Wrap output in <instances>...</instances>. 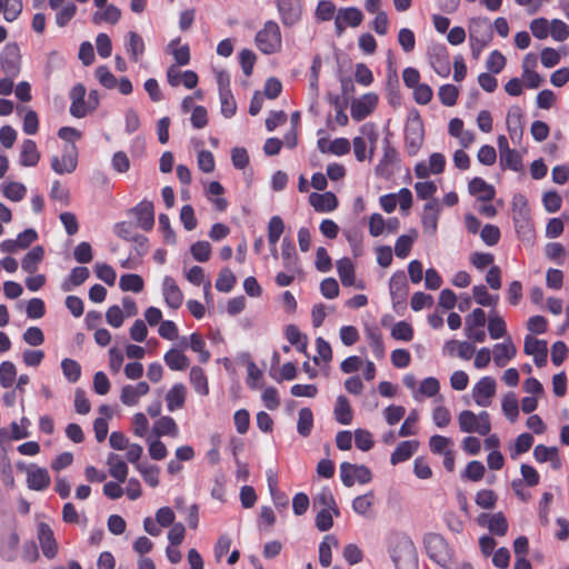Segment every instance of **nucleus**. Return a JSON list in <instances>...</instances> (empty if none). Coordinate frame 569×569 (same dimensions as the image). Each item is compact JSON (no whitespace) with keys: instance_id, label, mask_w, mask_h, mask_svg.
Wrapping results in <instances>:
<instances>
[{"instance_id":"nucleus-1","label":"nucleus","mask_w":569,"mask_h":569,"mask_svg":"<svg viewBox=\"0 0 569 569\" xmlns=\"http://www.w3.org/2000/svg\"><path fill=\"white\" fill-rule=\"evenodd\" d=\"M390 555L396 569H418L417 550L409 537H395L390 546Z\"/></svg>"},{"instance_id":"nucleus-2","label":"nucleus","mask_w":569,"mask_h":569,"mask_svg":"<svg viewBox=\"0 0 569 569\" xmlns=\"http://www.w3.org/2000/svg\"><path fill=\"white\" fill-rule=\"evenodd\" d=\"M257 48L264 54L279 52L282 47V37L279 26L274 21H267L256 34Z\"/></svg>"},{"instance_id":"nucleus-3","label":"nucleus","mask_w":569,"mask_h":569,"mask_svg":"<svg viewBox=\"0 0 569 569\" xmlns=\"http://www.w3.org/2000/svg\"><path fill=\"white\" fill-rule=\"evenodd\" d=\"M459 428L465 433L487 436L491 431L490 415L481 411L476 415L471 410H462L458 416Z\"/></svg>"},{"instance_id":"nucleus-4","label":"nucleus","mask_w":569,"mask_h":569,"mask_svg":"<svg viewBox=\"0 0 569 569\" xmlns=\"http://www.w3.org/2000/svg\"><path fill=\"white\" fill-rule=\"evenodd\" d=\"M425 547L430 559L442 567L450 565V550L446 540L437 533H428L425 537Z\"/></svg>"},{"instance_id":"nucleus-5","label":"nucleus","mask_w":569,"mask_h":569,"mask_svg":"<svg viewBox=\"0 0 569 569\" xmlns=\"http://www.w3.org/2000/svg\"><path fill=\"white\" fill-rule=\"evenodd\" d=\"M425 139L423 124L419 117L408 121L406 126V149L410 156L417 154Z\"/></svg>"},{"instance_id":"nucleus-6","label":"nucleus","mask_w":569,"mask_h":569,"mask_svg":"<svg viewBox=\"0 0 569 569\" xmlns=\"http://www.w3.org/2000/svg\"><path fill=\"white\" fill-rule=\"evenodd\" d=\"M78 164V151L74 144H66L61 158H51V168L58 174L72 173Z\"/></svg>"},{"instance_id":"nucleus-7","label":"nucleus","mask_w":569,"mask_h":569,"mask_svg":"<svg viewBox=\"0 0 569 569\" xmlns=\"http://www.w3.org/2000/svg\"><path fill=\"white\" fill-rule=\"evenodd\" d=\"M340 477L346 487H352L356 481L368 483L371 480V472L363 465L342 462L340 465Z\"/></svg>"},{"instance_id":"nucleus-8","label":"nucleus","mask_w":569,"mask_h":569,"mask_svg":"<svg viewBox=\"0 0 569 569\" xmlns=\"http://www.w3.org/2000/svg\"><path fill=\"white\" fill-rule=\"evenodd\" d=\"M496 380L491 377L481 378L472 389V398L479 407H489L496 395Z\"/></svg>"},{"instance_id":"nucleus-9","label":"nucleus","mask_w":569,"mask_h":569,"mask_svg":"<svg viewBox=\"0 0 569 569\" xmlns=\"http://www.w3.org/2000/svg\"><path fill=\"white\" fill-rule=\"evenodd\" d=\"M378 96L376 93H366L359 99H356L351 103V117L361 121L367 118L377 107Z\"/></svg>"},{"instance_id":"nucleus-10","label":"nucleus","mask_w":569,"mask_h":569,"mask_svg":"<svg viewBox=\"0 0 569 569\" xmlns=\"http://www.w3.org/2000/svg\"><path fill=\"white\" fill-rule=\"evenodd\" d=\"M3 70L11 77L18 76L21 64L20 49L16 43H8L1 54Z\"/></svg>"},{"instance_id":"nucleus-11","label":"nucleus","mask_w":569,"mask_h":569,"mask_svg":"<svg viewBox=\"0 0 569 569\" xmlns=\"http://www.w3.org/2000/svg\"><path fill=\"white\" fill-rule=\"evenodd\" d=\"M362 13L357 8H347L340 10L335 19V26L338 34H341L347 26L358 27L362 21Z\"/></svg>"},{"instance_id":"nucleus-12","label":"nucleus","mask_w":569,"mask_h":569,"mask_svg":"<svg viewBox=\"0 0 569 569\" xmlns=\"http://www.w3.org/2000/svg\"><path fill=\"white\" fill-rule=\"evenodd\" d=\"M517 348L510 337H507L503 342L497 343L492 349L493 362L497 367H505L508 361L515 358Z\"/></svg>"},{"instance_id":"nucleus-13","label":"nucleus","mask_w":569,"mask_h":569,"mask_svg":"<svg viewBox=\"0 0 569 569\" xmlns=\"http://www.w3.org/2000/svg\"><path fill=\"white\" fill-rule=\"evenodd\" d=\"M278 9L284 26H293L301 18V6L299 0H279Z\"/></svg>"},{"instance_id":"nucleus-14","label":"nucleus","mask_w":569,"mask_h":569,"mask_svg":"<svg viewBox=\"0 0 569 569\" xmlns=\"http://www.w3.org/2000/svg\"><path fill=\"white\" fill-rule=\"evenodd\" d=\"M440 210L441 208L437 199H431L423 207L422 226L429 234H435L437 231Z\"/></svg>"},{"instance_id":"nucleus-15","label":"nucleus","mask_w":569,"mask_h":569,"mask_svg":"<svg viewBox=\"0 0 569 569\" xmlns=\"http://www.w3.org/2000/svg\"><path fill=\"white\" fill-rule=\"evenodd\" d=\"M149 385L144 381H140L136 386L127 385L121 389L120 400L126 406H134L142 396L149 392Z\"/></svg>"},{"instance_id":"nucleus-16","label":"nucleus","mask_w":569,"mask_h":569,"mask_svg":"<svg viewBox=\"0 0 569 569\" xmlns=\"http://www.w3.org/2000/svg\"><path fill=\"white\" fill-rule=\"evenodd\" d=\"M133 213L137 218L138 226L148 231L153 228L154 224V209L153 203L150 201H142L136 208Z\"/></svg>"},{"instance_id":"nucleus-17","label":"nucleus","mask_w":569,"mask_h":569,"mask_svg":"<svg viewBox=\"0 0 569 569\" xmlns=\"http://www.w3.org/2000/svg\"><path fill=\"white\" fill-rule=\"evenodd\" d=\"M309 202L318 212H330L338 207V199L332 192L317 193L309 196Z\"/></svg>"},{"instance_id":"nucleus-18","label":"nucleus","mask_w":569,"mask_h":569,"mask_svg":"<svg viewBox=\"0 0 569 569\" xmlns=\"http://www.w3.org/2000/svg\"><path fill=\"white\" fill-rule=\"evenodd\" d=\"M38 538L43 555L47 558H53L57 555V542L53 538V532L47 523H40L38 527Z\"/></svg>"},{"instance_id":"nucleus-19","label":"nucleus","mask_w":569,"mask_h":569,"mask_svg":"<svg viewBox=\"0 0 569 569\" xmlns=\"http://www.w3.org/2000/svg\"><path fill=\"white\" fill-rule=\"evenodd\" d=\"M86 88L82 84H77L70 92L71 107L70 113L77 118H83L88 113V102L84 101Z\"/></svg>"},{"instance_id":"nucleus-20","label":"nucleus","mask_w":569,"mask_h":569,"mask_svg":"<svg viewBox=\"0 0 569 569\" xmlns=\"http://www.w3.org/2000/svg\"><path fill=\"white\" fill-rule=\"evenodd\" d=\"M27 482L30 489L43 490L50 485V476L47 469L31 466L27 470Z\"/></svg>"},{"instance_id":"nucleus-21","label":"nucleus","mask_w":569,"mask_h":569,"mask_svg":"<svg viewBox=\"0 0 569 569\" xmlns=\"http://www.w3.org/2000/svg\"><path fill=\"white\" fill-rule=\"evenodd\" d=\"M281 257L283 260V268L291 273H300L301 269L298 263V256L293 243L284 238L281 243Z\"/></svg>"},{"instance_id":"nucleus-22","label":"nucleus","mask_w":569,"mask_h":569,"mask_svg":"<svg viewBox=\"0 0 569 569\" xmlns=\"http://www.w3.org/2000/svg\"><path fill=\"white\" fill-rule=\"evenodd\" d=\"M163 297L166 303L172 309H178L182 305L183 293L170 277L163 280Z\"/></svg>"},{"instance_id":"nucleus-23","label":"nucleus","mask_w":569,"mask_h":569,"mask_svg":"<svg viewBox=\"0 0 569 569\" xmlns=\"http://www.w3.org/2000/svg\"><path fill=\"white\" fill-rule=\"evenodd\" d=\"M533 457L540 463L549 461L552 469L555 470H558L561 467V460L558 455V448L556 447L538 445L533 449Z\"/></svg>"},{"instance_id":"nucleus-24","label":"nucleus","mask_w":569,"mask_h":569,"mask_svg":"<svg viewBox=\"0 0 569 569\" xmlns=\"http://www.w3.org/2000/svg\"><path fill=\"white\" fill-rule=\"evenodd\" d=\"M107 466L109 467V473L119 483L126 481L128 477V466L126 461L116 453H110L107 458Z\"/></svg>"},{"instance_id":"nucleus-25","label":"nucleus","mask_w":569,"mask_h":569,"mask_svg":"<svg viewBox=\"0 0 569 569\" xmlns=\"http://www.w3.org/2000/svg\"><path fill=\"white\" fill-rule=\"evenodd\" d=\"M152 432L157 438H161L164 436H170L172 438L178 437L179 428L173 420V418L169 416L160 417L154 423L152 428Z\"/></svg>"},{"instance_id":"nucleus-26","label":"nucleus","mask_w":569,"mask_h":569,"mask_svg":"<svg viewBox=\"0 0 569 569\" xmlns=\"http://www.w3.org/2000/svg\"><path fill=\"white\" fill-rule=\"evenodd\" d=\"M419 447V442L417 440H408L400 442L395 451L391 453L390 462L396 466L399 462L408 460Z\"/></svg>"},{"instance_id":"nucleus-27","label":"nucleus","mask_w":569,"mask_h":569,"mask_svg":"<svg viewBox=\"0 0 569 569\" xmlns=\"http://www.w3.org/2000/svg\"><path fill=\"white\" fill-rule=\"evenodd\" d=\"M187 389L182 383H176L166 395L169 411L181 409L184 406Z\"/></svg>"},{"instance_id":"nucleus-28","label":"nucleus","mask_w":569,"mask_h":569,"mask_svg":"<svg viewBox=\"0 0 569 569\" xmlns=\"http://www.w3.org/2000/svg\"><path fill=\"white\" fill-rule=\"evenodd\" d=\"M470 40H486L491 41L492 31L486 19H472L469 26Z\"/></svg>"},{"instance_id":"nucleus-29","label":"nucleus","mask_w":569,"mask_h":569,"mask_svg":"<svg viewBox=\"0 0 569 569\" xmlns=\"http://www.w3.org/2000/svg\"><path fill=\"white\" fill-rule=\"evenodd\" d=\"M469 192L477 196L480 201H490L495 197V189L481 178H473L468 186Z\"/></svg>"},{"instance_id":"nucleus-30","label":"nucleus","mask_w":569,"mask_h":569,"mask_svg":"<svg viewBox=\"0 0 569 569\" xmlns=\"http://www.w3.org/2000/svg\"><path fill=\"white\" fill-rule=\"evenodd\" d=\"M128 41L126 42L127 52L130 54L132 61L138 62L144 53V41L136 31H129Z\"/></svg>"},{"instance_id":"nucleus-31","label":"nucleus","mask_w":569,"mask_h":569,"mask_svg":"<svg viewBox=\"0 0 569 569\" xmlns=\"http://www.w3.org/2000/svg\"><path fill=\"white\" fill-rule=\"evenodd\" d=\"M180 347L182 349L190 347V349L197 353H199V360L202 363H206L210 359V352L206 349L204 340L197 333H192L189 339V343L187 342V338H182L180 342Z\"/></svg>"},{"instance_id":"nucleus-32","label":"nucleus","mask_w":569,"mask_h":569,"mask_svg":"<svg viewBox=\"0 0 569 569\" xmlns=\"http://www.w3.org/2000/svg\"><path fill=\"white\" fill-rule=\"evenodd\" d=\"M164 362L171 370H186L190 366L189 358L181 349H170L163 357Z\"/></svg>"},{"instance_id":"nucleus-33","label":"nucleus","mask_w":569,"mask_h":569,"mask_svg":"<svg viewBox=\"0 0 569 569\" xmlns=\"http://www.w3.org/2000/svg\"><path fill=\"white\" fill-rule=\"evenodd\" d=\"M398 162V153L396 149L387 142L385 147L383 158L376 168L377 174L389 177L392 172L391 167Z\"/></svg>"},{"instance_id":"nucleus-34","label":"nucleus","mask_w":569,"mask_h":569,"mask_svg":"<svg viewBox=\"0 0 569 569\" xmlns=\"http://www.w3.org/2000/svg\"><path fill=\"white\" fill-rule=\"evenodd\" d=\"M40 160V153L33 140H24L21 146L20 163L24 167H34Z\"/></svg>"},{"instance_id":"nucleus-35","label":"nucleus","mask_w":569,"mask_h":569,"mask_svg":"<svg viewBox=\"0 0 569 569\" xmlns=\"http://www.w3.org/2000/svg\"><path fill=\"white\" fill-rule=\"evenodd\" d=\"M445 350L449 356H453L457 352L461 359L469 360L475 352V347L467 341L449 340L445 345Z\"/></svg>"},{"instance_id":"nucleus-36","label":"nucleus","mask_w":569,"mask_h":569,"mask_svg":"<svg viewBox=\"0 0 569 569\" xmlns=\"http://www.w3.org/2000/svg\"><path fill=\"white\" fill-rule=\"evenodd\" d=\"M44 257V250L40 246L33 247L22 259V269L29 273L36 272L38 264Z\"/></svg>"},{"instance_id":"nucleus-37","label":"nucleus","mask_w":569,"mask_h":569,"mask_svg":"<svg viewBox=\"0 0 569 569\" xmlns=\"http://www.w3.org/2000/svg\"><path fill=\"white\" fill-rule=\"evenodd\" d=\"M375 503V496L372 492H368L366 495L356 497L352 501V509L363 516V517H371L372 516V507Z\"/></svg>"},{"instance_id":"nucleus-38","label":"nucleus","mask_w":569,"mask_h":569,"mask_svg":"<svg viewBox=\"0 0 569 569\" xmlns=\"http://www.w3.org/2000/svg\"><path fill=\"white\" fill-rule=\"evenodd\" d=\"M336 420L341 425H349L352 421V410L348 399L345 396L337 398L335 407Z\"/></svg>"},{"instance_id":"nucleus-39","label":"nucleus","mask_w":569,"mask_h":569,"mask_svg":"<svg viewBox=\"0 0 569 569\" xmlns=\"http://www.w3.org/2000/svg\"><path fill=\"white\" fill-rule=\"evenodd\" d=\"M337 270L343 286L350 287L355 284V267L349 258L338 260Z\"/></svg>"},{"instance_id":"nucleus-40","label":"nucleus","mask_w":569,"mask_h":569,"mask_svg":"<svg viewBox=\"0 0 569 569\" xmlns=\"http://www.w3.org/2000/svg\"><path fill=\"white\" fill-rule=\"evenodd\" d=\"M533 443V437L530 433H521L516 441L509 446L510 457L516 460L520 455L527 452Z\"/></svg>"},{"instance_id":"nucleus-41","label":"nucleus","mask_w":569,"mask_h":569,"mask_svg":"<svg viewBox=\"0 0 569 569\" xmlns=\"http://www.w3.org/2000/svg\"><path fill=\"white\" fill-rule=\"evenodd\" d=\"M90 276L87 267H76L71 270L69 278L62 283L63 291H70L73 287L82 284Z\"/></svg>"},{"instance_id":"nucleus-42","label":"nucleus","mask_w":569,"mask_h":569,"mask_svg":"<svg viewBox=\"0 0 569 569\" xmlns=\"http://www.w3.org/2000/svg\"><path fill=\"white\" fill-rule=\"evenodd\" d=\"M190 382L197 393L207 396L209 392L208 379L200 367H192L190 370Z\"/></svg>"},{"instance_id":"nucleus-43","label":"nucleus","mask_w":569,"mask_h":569,"mask_svg":"<svg viewBox=\"0 0 569 569\" xmlns=\"http://www.w3.org/2000/svg\"><path fill=\"white\" fill-rule=\"evenodd\" d=\"M137 470L141 473L142 479L144 480V482L148 486H150L152 488H156L159 486L160 469L158 466L137 463Z\"/></svg>"},{"instance_id":"nucleus-44","label":"nucleus","mask_w":569,"mask_h":569,"mask_svg":"<svg viewBox=\"0 0 569 569\" xmlns=\"http://www.w3.org/2000/svg\"><path fill=\"white\" fill-rule=\"evenodd\" d=\"M418 233L416 230H411L409 234H402L398 238L396 246H395V253L398 258H406L411 247L417 239Z\"/></svg>"},{"instance_id":"nucleus-45","label":"nucleus","mask_w":569,"mask_h":569,"mask_svg":"<svg viewBox=\"0 0 569 569\" xmlns=\"http://www.w3.org/2000/svg\"><path fill=\"white\" fill-rule=\"evenodd\" d=\"M121 18V11L119 8H117L113 4H109L104 8L103 11H97L92 16V20L94 23H100L102 21L108 23H117L119 19Z\"/></svg>"},{"instance_id":"nucleus-46","label":"nucleus","mask_w":569,"mask_h":569,"mask_svg":"<svg viewBox=\"0 0 569 569\" xmlns=\"http://www.w3.org/2000/svg\"><path fill=\"white\" fill-rule=\"evenodd\" d=\"M313 427V415L309 408H302L299 411L297 430L302 437L310 435Z\"/></svg>"},{"instance_id":"nucleus-47","label":"nucleus","mask_w":569,"mask_h":569,"mask_svg":"<svg viewBox=\"0 0 569 569\" xmlns=\"http://www.w3.org/2000/svg\"><path fill=\"white\" fill-rule=\"evenodd\" d=\"M143 279L134 273L123 274L119 281V286L123 291L140 292L143 289Z\"/></svg>"},{"instance_id":"nucleus-48","label":"nucleus","mask_w":569,"mask_h":569,"mask_svg":"<svg viewBox=\"0 0 569 569\" xmlns=\"http://www.w3.org/2000/svg\"><path fill=\"white\" fill-rule=\"evenodd\" d=\"M338 546V541L332 536H326L319 546V561L323 567H329L331 563V547Z\"/></svg>"},{"instance_id":"nucleus-49","label":"nucleus","mask_w":569,"mask_h":569,"mask_svg":"<svg viewBox=\"0 0 569 569\" xmlns=\"http://www.w3.org/2000/svg\"><path fill=\"white\" fill-rule=\"evenodd\" d=\"M179 41V39L172 40L169 43L168 49L171 51L178 66H187L190 61V49L188 44H182L178 48H174V46L178 44Z\"/></svg>"},{"instance_id":"nucleus-50","label":"nucleus","mask_w":569,"mask_h":569,"mask_svg":"<svg viewBox=\"0 0 569 569\" xmlns=\"http://www.w3.org/2000/svg\"><path fill=\"white\" fill-rule=\"evenodd\" d=\"M220 91V102H221V112L226 118H230L234 114L237 110L236 101L232 97V93L229 88H221Z\"/></svg>"},{"instance_id":"nucleus-51","label":"nucleus","mask_w":569,"mask_h":569,"mask_svg":"<svg viewBox=\"0 0 569 569\" xmlns=\"http://www.w3.org/2000/svg\"><path fill=\"white\" fill-rule=\"evenodd\" d=\"M284 230V223L279 216H273L268 223V241L270 246H274L280 239Z\"/></svg>"},{"instance_id":"nucleus-52","label":"nucleus","mask_w":569,"mask_h":569,"mask_svg":"<svg viewBox=\"0 0 569 569\" xmlns=\"http://www.w3.org/2000/svg\"><path fill=\"white\" fill-rule=\"evenodd\" d=\"M17 377L16 366L10 361H3L0 365V385L9 388L13 385Z\"/></svg>"},{"instance_id":"nucleus-53","label":"nucleus","mask_w":569,"mask_h":569,"mask_svg":"<svg viewBox=\"0 0 569 569\" xmlns=\"http://www.w3.org/2000/svg\"><path fill=\"white\" fill-rule=\"evenodd\" d=\"M439 381L429 377L420 382L419 389L415 392V399H419V396L433 397L439 392Z\"/></svg>"},{"instance_id":"nucleus-54","label":"nucleus","mask_w":569,"mask_h":569,"mask_svg":"<svg viewBox=\"0 0 569 569\" xmlns=\"http://www.w3.org/2000/svg\"><path fill=\"white\" fill-rule=\"evenodd\" d=\"M502 411L510 421H516L519 415V405L515 393H507L502 400Z\"/></svg>"},{"instance_id":"nucleus-55","label":"nucleus","mask_w":569,"mask_h":569,"mask_svg":"<svg viewBox=\"0 0 569 569\" xmlns=\"http://www.w3.org/2000/svg\"><path fill=\"white\" fill-rule=\"evenodd\" d=\"M502 167H507L513 171L522 169V160L518 151L510 149L500 156Z\"/></svg>"},{"instance_id":"nucleus-56","label":"nucleus","mask_w":569,"mask_h":569,"mask_svg":"<svg viewBox=\"0 0 569 569\" xmlns=\"http://www.w3.org/2000/svg\"><path fill=\"white\" fill-rule=\"evenodd\" d=\"M236 283V277L232 271L228 268H224L220 271L217 281L216 288L221 292H229Z\"/></svg>"},{"instance_id":"nucleus-57","label":"nucleus","mask_w":569,"mask_h":569,"mask_svg":"<svg viewBox=\"0 0 569 569\" xmlns=\"http://www.w3.org/2000/svg\"><path fill=\"white\" fill-rule=\"evenodd\" d=\"M488 528L493 535L505 536L508 530V522L503 513H493L489 519Z\"/></svg>"},{"instance_id":"nucleus-58","label":"nucleus","mask_w":569,"mask_h":569,"mask_svg":"<svg viewBox=\"0 0 569 569\" xmlns=\"http://www.w3.org/2000/svg\"><path fill=\"white\" fill-rule=\"evenodd\" d=\"M488 331L492 339H499L506 335V322L497 313H492L488 323Z\"/></svg>"},{"instance_id":"nucleus-59","label":"nucleus","mask_w":569,"mask_h":569,"mask_svg":"<svg viewBox=\"0 0 569 569\" xmlns=\"http://www.w3.org/2000/svg\"><path fill=\"white\" fill-rule=\"evenodd\" d=\"M472 293L476 302L485 307L495 306L498 301V297L491 296L483 284L475 286Z\"/></svg>"},{"instance_id":"nucleus-60","label":"nucleus","mask_w":569,"mask_h":569,"mask_svg":"<svg viewBox=\"0 0 569 569\" xmlns=\"http://www.w3.org/2000/svg\"><path fill=\"white\" fill-rule=\"evenodd\" d=\"M525 353L528 356H532L533 358L541 352L548 350L547 349V342L543 340H538L531 336H527L525 338V347H523Z\"/></svg>"},{"instance_id":"nucleus-61","label":"nucleus","mask_w":569,"mask_h":569,"mask_svg":"<svg viewBox=\"0 0 569 569\" xmlns=\"http://www.w3.org/2000/svg\"><path fill=\"white\" fill-rule=\"evenodd\" d=\"M192 257L199 262H206L211 256V246L207 241H198L190 248Z\"/></svg>"},{"instance_id":"nucleus-62","label":"nucleus","mask_w":569,"mask_h":569,"mask_svg":"<svg viewBox=\"0 0 569 569\" xmlns=\"http://www.w3.org/2000/svg\"><path fill=\"white\" fill-rule=\"evenodd\" d=\"M61 368H62L64 377L69 381L76 382L80 378L81 367L77 361L67 358V359L62 360Z\"/></svg>"},{"instance_id":"nucleus-63","label":"nucleus","mask_w":569,"mask_h":569,"mask_svg":"<svg viewBox=\"0 0 569 569\" xmlns=\"http://www.w3.org/2000/svg\"><path fill=\"white\" fill-rule=\"evenodd\" d=\"M391 336L397 340L410 341L413 337V330L408 322L399 321L393 326Z\"/></svg>"},{"instance_id":"nucleus-64","label":"nucleus","mask_w":569,"mask_h":569,"mask_svg":"<svg viewBox=\"0 0 569 569\" xmlns=\"http://www.w3.org/2000/svg\"><path fill=\"white\" fill-rule=\"evenodd\" d=\"M556 41H565L569 37V27L559 19H553L549 30Z\"/></svg>"}]
</instances>
